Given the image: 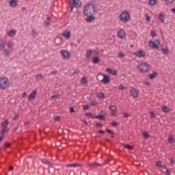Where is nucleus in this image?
I'll use <instances>...</instances> for the list:
<instances>
[{
    "mask_svg": "<svg viewBox=\"0 0 175 175\" xmlns=\"http://www.w3.org/2000/svg\"><path fill=\"white\" fill-rule=\"evenodd\" d=\"M168 142L170 143V144H173V143H174V137H173V135L170 136V137L168 138Z\"/></svg>",
    "mask_w": 175,
    "mask_h": 175,
    "instance_id": "29",
    "label": "nucleus"
},
{
    "mask_svg": "<svg viewBox=\"0 0 175 175\" xmlns=\"http://www.w3.org/2000/svg\"><path fill=\"white\" fill-rule=\"evenodd\" d=\"M85 116L86 117H89L90 118H92V117H94V115L92 114V113H86Z\"/></svg>",
    "mask_w": 175,
    "mask_h": 175,
    "instance_id": "42",
    "label": "nucleus"
},
{
    "mask_svg": "<svg viewBox=\"0 0 175 175\" xmlns=\"http://www.w3.org/2000/svg\"><path fill=\"white\" fill-rule=\"evenodd\" d=\"M124 87L122 86V85H119V87H118V90H120V91H122V90H124Z\"/></svg>",
    "mask_w": 175,
    "mask_h": 175,
    "instance_id": "57",
    "label": "nucleus"
},
{
    "mask_svg": "<svg viewBox=\"0 0 175 175\" xmlns=\"http://www.w3.org/2000/svg\"><path fill=\"white\" fill-rule=\"evenodd\" d=\"M119 18L123 23H128L129 18H131V14H129V12L124 11L120 14Z\"/></svg>",
    "mask_w": 175,
    "mask_h": 175,
    "instance_id": "2",
    "label": "nucleus"
},
{
    "mask_svg": "<svg viewBox=\"0 0 175 175\" xmlns=\"http://www.w3.org/2000/svg\"><path fill=\"white\" fill-rule=\"evenodd\" d=\"M118 57L120 58H124V57H125V54H124L122 52H120L119 55H118Z\"/></svg>",
    "mask_w": 175,
    "mask_h": 175,
    "instance_id": "44",
    "label": "nucleus"
},
{
    "mask_svg": "<svg viewBox=\"0 0 175 175\" xmlns=\"http://www.w3.org/2000/svg\"><path fill=\"white\" fill-rule=\"evenodd\" d=\"M158 76V73L157 72H154L153 73L148 75V77L150 80L155 79Z\"/></svg>",
    "mask_w": 175,
    "mask_h": 175,
    "instance_id": "20",
    "label": "nucleus"
},
{
    "mask_svg": "<svg viewBox=\"0 0 175 175\" xmlns=\"http://www.w3.org/2000/svg\"><path fill=\"white\" fill-rule=\"evenodd\" d=\"M75 8H81V2L80 0H70V12H73V9Z\"/></svg>",
    "mask_w": 175,
    "mask_h": 175,
    "instance_id": "3",
    "label": "nucleus"
},
{
    "mask_svg": "<svg viewBox=\"0 0 175 175\" xmlns=\"http://www.w3.org/2000/svg\"><path fill=\"white\" fill-rule=\"evenodd\" d=\"M150 116L151 118H155V113L154 112H150Z\"/></svg>",
    "mask_w": 175,
    "mask_h": 175,
    "instance_id": "50",
    "label": "nucleus"
},
{
    "mask_svg": "<svg viewBox=\"0 0 175 175\" xmlns=\"http://www.w3.org/2000/svg\"><path fill=\"white\" fill-rule=\"evenodd\" d=\"M165 2H168V3H172V2H174V0H164Z\"/></svg>",
    "mask_w": 175,
    "mask_h": 175,
    "instance_id": "58",
    "label": "nucleus"
},
{
    "mask_svg": "<svg viewBox=\"0 0 175 175\" xmlns=\"http://www.w3.org/2000/svg\"><path fill=\"white\" fill-rule=\"evenodd\" d=\"M99 77H103L100 81L104 84H109V83H110V77H109V75L99 74L97 75V80H100Z\"/></svg>",
    "mask_w": 175,
    "mask_h": 175,
    "instance_id": "5",
    "label": "nucleus"
},
{
    "mask_svg": "<svg viewBox=\"0 0 175 175\" xmlns=\"http://www.w3.org/2000/svg\"><path fill=\"white\" fill-rule=\"evenodd\" d=\"M42 162L43 163H44L45 165H49V166L51 165V162L49 161H48L47 159H43L42 160Z\"/></svg>",
    "mask_w": 175,
    "mask_h": 175,
    "instance_id": "33",
    "label": "nucleus"
},
{
    "mask_svg": "<svg viewBox=\"0 0 175 175\" xmlns=\"http://www.w3.org/2000/svg\"><path fill=\"white\" fill-rule=\"evenodd\" d=\"M109 110H111V111H112V113H111V116H117V107H116L114 105H111L109 107Z\"/></svg>",
    "mask_w": 175,
    "mask_h": 175,
    "instance_id": "13",
    "label": "nucleus"
},
{
    "mask_svg": "<svg viewBox=\"0 0 175 175\" xmlns=\"http://www.w3.org/2000/svg\"><path fill=\"white\" fill-rule=\"evenodd\" d=\"M52 98H59V94L53 95V96H52Z\"/></svg>",
    "mask_w": 175,
    "mask_h": 175,
    "instance_id": "64",
    "label": "nucleus"
},
{
    "mask_svg": "<svg viewBox=\"0 0 175 175\" xmlns=\"http://www.w3.org/2000/svg\"><path fill=\"white\" fill-rule=\"evenodd\" d=\"M90 105H91V106H96V105H98V102H96V101H92L90 103Z\"/></svg>",
    "mask_w": 175,
    "mask_h": 175,
    "instance_id": "46",
    "label": "nucleus"
},
{
    "mask_svg": "<svg viewBox=\"0 0 175 175\" xmlns=\"http://www.w3.org/2000/svg\"><path fill=\"white\" fill-rule=\"evenodd\" d=\"M125 148H127V150H133V146L131 145H124Z\"/></svg>",
    "mask_w": 175,
    "mask_h": 175,
    "instance_id": "41",
    "label": "nucleus"
},
{
    "mask_svg": "<svg viewBox=\"0 0 175 175\" xmlns=\"http://www.w3.org/2000/svg\"><path fill=\"white\" fill-rule=\"evenodd\" d=\"M98 133H101L102 135H105V132L103 130H99Z\"/></svg>",
    "mask_w": 175,
    "mask_h": 175,
    "instance_id": "59",
    "label": "nucleus"
},
{
    "mask_svg": "<svg viewBox=\"0 0 175 175\" xmlns=\"http://www.w3.org/2000/svg\"><path fill=\"white\" fill-rule=\"evenodd\" d=\"M93 64H99L100 62V59L98 57H94L92 59Z\"/></svg>",
    "mask_w": 175,
    "mask_h": 175,
    "instance_id": "23",
    "label": "nucleus"
},
{
    "mask_svg": "<svg viewBox=\"0 0 175 175\" xmlns=\"http://www.w3.org/2000/svg\"><path fill=\"white\" fill-rule=\"evenodd\" d=\"M42 79H43V75L42 74H38L35 77L36 80H42Z\"/></svg>",
    "mask_w": 175,
    "mask_h": 175,
    "instance_id": "28",
    "label": "nucleus"
},
{
    "mask_svg": "<svg viewBox=\"0 0 175 175\" xmlns=\"http://www.w3.org/2000/svg\"><path fill=\"white\" fill-rule=\"evenodd\" d=\"M10 5L11 8H16V6H17V0H10Z\"/></svg>",
    "mask_w": 175,
    "mask_h": 175,
    "instance_id": "19",
    "label": "nucleus"
},
{
    "mask_svg": "<svg viewBox=\"0 0 175 175\" xmlns=\"http://www.w3.org/2000/svg\"><path fill=\"white\" fill-rule=\"evenodd\" d=\"M154 43H156L157 44H161V41H159V40L157 39L154 40Z\"/></svg>",
    "mask_w": 175,
    "mask_h": 175,
    "instance_id": "56",
    "label": "nucleus"
},
{
    "mask_svg": "<svg viewBox=\"0 0 175 175\" xmlns=\"http://www.w3.org/2000/svg\"><path fill=\"white\" fill-rule=\"evenodd\" d=\"M159 18L161 21V23H165V14H163V12L160 13Z\"/></svg>",
    "mask_w": 175,
    "mask_h": 175,
    "instance_id": "22",
    "label": "nucleus"
},
{
    "mask_svg": "<svg viewBox=\"0 0 175 175\" xmlns=\"http://www.w3.org/2000/svg\"><path fill=\"white\" fill-rule=\"evenodd\" d=\"M83 14L87 17L85 21H88V23L94 21L95 20V16H94L95 14V5L92 3L86 5L83 8Z\"/></svg>",
    "mask_w": 175,
    "mask_h": 175,
    "instance_id": "1",
    "label": "nucleus"
},
{
    "mask_svg": "<svg viewBox=\"0 0 175 175\" xmlns=\"http://www.w3.org/2000/svg\"><path fill=\"white\" fill-rule=\"evenodd\" d=\"M60 54L62 55L64 59H69V58H70V53L68 51L62 50Z\"/></svg>",
    "mask_w": 175,
    "mask_h": 175,
    "instance_id": "8",
    "label": "nucleus"
},
{
    "mask_svg": "<svg viewBox=\"0 0 175 175\" xmlns=\"http://www.w3.org/2000/svg\"><path fill=\"white\" fill-rule=\"evenodd\" d=\"M44 27H49L50 25V22L49 21H46L44 23Z\"/></svg>",
    "mask_w": 175,
    "mask_h": 175,
    "instance_id": "49",
    "label": "nucleus"
},
{
    "mask_svg": "<svg viewBox=\"0 0 175 175\" xmlns=\"http://www.w3.org/2000/svg\"><path fill=\"white\" fill-rule=\"evenodd\" d=\"M149 46L150 47H151L152 49H159V46H158V44H157L154 41L150 40L149 41Z\"/></svg>",
    "mask_w": 175,
    "mask_h": 175,
    "instance_id": "16",
    "label": "nucleus"
},
{
    "mask_svg": "<svg viewBox=\"0 0 175 175\" xmlns=\"http://www.w3.org/2000/svg\"><path fill=\"white\" fill-rule=\"evenodd\" d=\"M151 36H152V38H154V36H157V32H155V31H152Z\"/></svg>",
    "mask_w": 175,
    "mask_h": 175,
    "instance_id": "48",
    "label": "nucleus"
},
{
    "mask_svg": "<svg viewBox=\"0 0 175 175\" xmlns=\"http://www.w3.org/2000/svg\"><path fill=\"white\" fill-rule=\"evenodd\" d=\"M81 83H82V84H88V81L87 80V78H85V77H82Z\"/></svg>",
    "mask_w": 175,
    "mask_h": 175,
    "instance_id": "36",
    "label": "nucleus"
},
{
    "mask_svg": "<svg viewBox=\"0 0 175 175\" xmlns=\"http://www.w3.org/2000/svg\"><path fill=\"white\" fill-rule=\"evenodd\" d=\"M6 44L3 40L0 39V49H5Z\"/></svg>",
    "mask_w": 175,
    "mask_h": 175,
    "instance_id": "24",
    "label": "nucleus"
},
{
    "mask_svg": "<svg viewBox=\"0 0 175 175\" xmlns=\"http://www.w3.org/2000/svg\"><path fill=\"white\" fill-rule=\"evenodd\" d=\"M9 124V120H5L1 123V126L6 127Z\"/></svg>",
    "mask_w": 175,
    "mask_h": 175,
    "instance_id": "35",
    "label": "nucleus"
},
{
    "mask_svg": "<svg viewBox=\"0 0 175 175\" xmlns=\"http://www.w3.org/2000/svg\"><path fill=\"white\" fill-rule=\"evenodd\" d=\"M123 117H124V118H128V117H130V115L128 113H124Z\"/></svg>",
    "mask_w": 175,
    "mask_h": 175,
    "instance_id": "52",
    "label": "nucleus"
},
{
    "mask_svg": "<svg viewBox=\"0 0 175 175\" xmlns=\"http://www.w3.org/2000/svg\"><path fill=\"white\" fill-rule=\"evenodd\" d=\"M66 167H79V166H81V163H75L72 164H67Z\"/></svg>",
    "mask_w": 175,
    "mask_h": 175,
    "instance_id": "17",
    "label": "nucleus"
},
{
    "mask_svg": "<svg viewBox=\"0 0 175 175\" xmlns=\"http://www.w3.org/2000/svg\"><path fill=\"white\" fill-rule=\"evenodd\" d=\"M91 54H92V51L91 49H88L86 51L85 57L86 58H90V57H91Z\"/></svg>",
    "mask_w": 175,
    "mask_h": 175,
    "instance_id": "25",
    "label": "nucleus"
},
{
    "mask_svg": "<svg viewBox=\"0 0 175 175\" xmlns=\"http://www.w3.org/2000/svg\"><path fill=\"white\" fill-rule=\"evenodd\" d=\"M96 126H98L99 128H103V124H102V123H96Z\"/></svg>",
    "mask_w": 175,
    "mask_h": 175,
    "instance_id": "53",
    "label": "nucleus"
},
{
    "mask_svg": "<svg viewBox=\"0 0 175 175\" xmlns=\"http://www.w3.org/2000/svg\"><path fill=\"white\" fill-rule=\"evenodd\" d=\"M3 54L5 57H9V55H10V52H9V50H8V49H4L3 51Z\"/></svg>",
    "mask_w": 175,
    "mask_h": 175,
    "instance_id": "27",
    "label": "nucleus"
},
{
    "mask_svg": "<svg viewBox=\"0 0 175 175\" xmlns=\"http://www.w3.org/2000/svg\"><path fill=\"white\" fill-rule=\"evenodd\" d=\"M36 94H38V91L36 90H33V92H31V93L29 96V100H33V99H35V98L36 97Z\"/></svg>",
    "mask_w": 175,
    "mask_h": 175,
    "instance_id": "14",
    "label": "nucleus"
},
{
    "mask_svg": "<svg viewBox=\"0 0 175 175\" xmlns=\"http://www.w3.org/2000/svg\"><path fill=\"white\" fill-rule=\"evenodd\" d=\"M9 87V79L7 77L0 79V90H6Z\"/></svg>",
    "mask_w": 175,
    "mask_h": 175,
    "instance_id": "4",
    "label": "nucleus"
},
{
    "mask_svg": "<svg viewBox=\"0 0 175 175\" xmlns=\"http://www.w3.org/2000/svg\"><path fill=\"white\" fill-rule=\"evenodd\" d=\"M59 120H60V118H59V116H55V121H59Z\"/></svg>",
    "mask_w": 175,
    "mask_h": 175,
    "instance_id": "62",
    "label": "nucleus"
},
{
    "mask_svg": "<svg viewBox=\"0 0 175 175\" xmlns=\"http://www.w3.org/2000/svg\"><path fill=\"white\" fill-rule=\"evenodd\" d=\"M142 135L144 139H148V137H150V135L147 132H144Z\"/></svg>",
    "mask_w": 175,
    "mask_h": 175,
    "instance_id": "37",
    "label": "nucleus"
},
{
    "mask_svg": "<svg viewBox=\"0 0 175 175\" xmlns=\"http://www.w3.org/2000/svg\"><path fill=\"white\" fill-rule=\"evenodd\" d=\"M97 97L100 99H105V94L100 92L97 94Z\"/></svg>",
    "mask_w": 175,
    "mask_h": 175,
    "instance_id": "34",
    "label": "nucleus"
},
{
    "mask_svg": "<svg viewBox=\"0 0 175 175\" xmlns=\"http://www.w3.org/2000/svg\"><path fill=\"white\" fill-rule=\"evenodd\" d=\"M89 108H90V105H88L83 106V110H88Z\"/></svg>",
    "mask_w": 175,
    "mask_h": 175,
    "instance_id": "55",
    "label": "nucleus"
},
{
    "mask_svg": "<svg viewBox=\"0 0 175 175\" xmlns=\"http://www.w3.org/2000/svg\"><path fill=\"white\" fill-rule=\"evenodd\" d=\"M5 147H6L7 148H9V147H10V144L6 142V143L5 144Z\"/></svg>",
    "mask_w": 175,
    "mask_h": 175,
    "instance_id": "61",
    "label": "nucleus"
},
{
    "mask_svg": "<svg viewBox=\"0 0 175 175\" xmlns=\"http://www.w3.org/2000/svg\"><path fill=\"white\" fill-rule=\"evenodd\" d=\"M105 132H107V133H109L110 135H115V133L109 129H105Z\"/></svg>",
    "mask_w": 175,
    "mask_h": 175,
    "instance_id": "40",
    "label": "nucleus"
},
{
    "mask_svg": "<svg viewBox=\"0 0 175 175\" xmlns=\"http://www.w3.org/2000/svg\"><path fill=\"white\" fill-rule=\"evenodd\" d=\"M7 46H8V48L12 47V46H13V42H12V41H9V42H8Z\"/></svg>",
    "mask_w": 175,
    "mask_h": 175,
    "instance_id": "45",
    "label": "nucleus"
},
{
    "mask_svg": "<svg viewBox=\"0 0 175 175\" xmlns=\"http://www.w3.org/2000/svg\"><path fill=\"white\" fill-rule=\"evenodd\" d=\"M161 165H162V161H157L156 165L157 166V167H160Z\"/></svg>",
    "mask_w": 175,
    "mask_h": 175,
    "instance_id": "43",
    "label": "nucleus"
},
{
    "mask_svg": "<svg viewBox=\"0 0 175 175\" xmlns=\"http://www.w3.org/2000/svg\"><path fill=\"white\" fill-rule=\"evenodd\" d=\"M148 3L150 5V6H154L157 4V0H150Z\"/></svg>",
    "mask_w": 175,
    "mask_h": 175,
    "instance_id": "32",
    "label": "nucleus"
},
{
    "mask_svg": "<svg viewBox=\"0 0 175 175\" xmlns=\"http://www.w3.org/2000/svg\"><path fill=\"white\" fill-rule=\"evenodd\" d=\"M76 111L73 107H70V113H75Z\"/></svg>",
    "mask_w": 175,
    "mask_h": 175,
    "instance_id": "51",
    "label": "nucleus"
},
{
    "mask_svg": "<svg viewBox=\"0 0 175 175\" xmlns=\"http://www.w3.org/2000/svg\"><path fill=\"white\" fill-rule=\"evenodd\" d=\"M145 17L146 18V21L150 22L151 21V16L148 14H145Z\"/></svg>",
    "mask_w": 175,
    "mask_h": 175,
    "instance_id": "38",
    "label": "nucleus"
},
{
    "mask_svg": "<svg viewBox=\"0 0 175 175\" xmlns=\"http://www.w3.org/2000/svg\"><path fill=\"white\" fill-rule=\"evenodd\" d=\"M170 163H172V165L174 163V160L172 158L170 159Z\"/></svg>",
    "mask_w": 175,
    "mask_h": 175,
    "instance_id": "63",
    "label": "nucleus"
},
{
    "mask_svg": "<svg viewBox=\"0 0 175 175\" xmlns=\"http://www.w3.org/2000/svg\"><path fill=\"white\" fill-rule=\"evenodd\" d=\"M159 167H161V169H167L166 165L162 164L160 165Z\"/></svg>",
    "mask_w": 175,
    "mask_h": 175,
    "instance_id": "60",
    "label": "nucleus"
},
{
    "mask_svg": "<svg viewBox=\"0 0 175 175\" xmlns=\"http://www.w3.org/2000/svg\"><path fill=\"white\" fill-rule=\"evenodd\" d=\"M161 51L163 54H165V55H167V54H169V49L167 48H163Z\"/></svg>",
    "mask_w": 175,
    "mask_h": 175,
    "instance_id": "26",
    "label": "nucleus"
},
{
    "mask_svg": "<svg viewBox=\"0 0 175 175\" xmlns=\"http://www.w3.org/2000/svg\"><path fill=\"white\" fill-rule=\"evenodd\" d=\"M135 57H146V52L142 50H138L133 53Z\"/></svg>",
    "mask_w": 175,
    "mask_h": 175,
    "instance_id": "9",
    "label": "nucleus"
},
{
    "mask_svg": "<svg viewBox=\"0 0 175 175\" xmlns=\"http://www.w3.org/2000/svg\"><path fill=\"white\" fill-rule=\"evenodd\" d=\"M16 32H17V31L16 29H12L8 31V36L12 37L16 35Z\"/></svg>",
    "mask_w": 175,
    "mask_h": 175,
    "instance_id": "18",
    "label": "nucleus"
},
{
    "mask_svg": "<svg viewBox=\"0 0 175 175\" xmlns=\"http://www.w3.org/2000/svg\"><path fill=\"white\" fill-rule=\"evenodd\" d=\"M162 111L164 112V113H169V111H170V110L169 109V107H166V106H163L162 107Z\"/></svg>",
    "mask_w": 175,
    "mask_h": 175,
    "instance_id": "30",
    "label": "nucleus"
},
{
    "mask_svg": "<svg viewBox=\"0 0 175 175\" xmlns=\"http://www.w3.org/2000/svg\"><path fill=\"white\" fill-rule=\"evenodd\" d=\"M141 73H146V72H148L150 70V65L146 64V63H142L138 66Z\"/></svg>",
    "mask_w": 175,
    "mask_h": 175,
    "instance_id": "6",
    "label": "nucleus"
},
{
    "mask_svg": "<svg viewBox=\"0 0 175 175\" xmlns=\"http://www.w3.org/2000/svg\"><path fill=\"white\" fill-rule=\"evenodd\" d=\"M94 118L96 120H102L103 121H105V120H106V111L100 110L98 112V115L94 116Z\"/></svg>",
    "mask_w": 175,
    "mask_h": 175,
    "instance_id": "7",
    "label": "nucleus"
},
{
    "mask_svg": "<svg viewBox=\"0 0 175 175\" xmlns=\"http://www.w3.org/2000/svg\"><path fill=\"white\" fill-rule=\"evenodd\" d=\"M88 166H90V167H98V166H102V165L98 163H89Z\"/></svg>",
    "mask_w": 175,
    "mask_h": 175,
    "instance_id": "21",
    "label": "nucleus"
},
{
    "mask_svg": "<svg viewBox=\"0 0 175 175\" xmlns=\"http://www.w3.org/2000/svg\"><path fill=\"white\" fill-rule=\"evenodd\" d=\"M111 125H112V126H117L118 125V123H117L116 122H113L111 123Z\"/></svg>",
    "mask_w": 175,
    "mask_h": 175,
    "instance_id": "54",
    "label": "nucleus"
},
{
    "mask_svg": "<svg viewBox=\"0 0 175 175\" xmlns=\"http://www.w3.org/2000/svg\"><path fill=\"white\" fill-rule=\"evenodd\" d=\"M70 35H71L70 31L66 30V31L62 33V36L66 38V39H70Z\"/></svg>",
    "mask_w": 175,
    "mask_h": 175,
    "instance_id": "15",
    "label": "nucleus"
},
{
    "mask_svg": "<svg viewBox=\"0 0 175 175\" xmlns=\"http://www.w3.org/2000/svg\"><path fill=\"white\" fill-rule=\"evenodd\" d=\"M130 92H131V96H133V98H137V96H139V91L137 89L133 88L130 91Z\"/></svg>",
    "mask_w": 175,
    "mask_h": 175,
    "instance_id": "11",
    "label": "nucleus"
},
{
    "mask_svg": "<svg viewBox=\"0 0 175 175\" xmlns=\"http://www.w3.org/2000/svg\"><path fill=\"white\" fill-rule=\"evenodd\" d=\"M118 38H120V39H125V31L122 29H120L118 31Z\"/></svg>",
    "mask_w": 175,
    "mask_h": 175,
    "instance_id": "10",
    "label": "nucleus"
},
{
    "mask_svg": "<svg viewBox=\"0 0 175 175\" xmlns=\"http://www.w3.org/2000/svg\"><path fill=\"white\" fill-rule=\"evenodd\" d=\"M8 131H9V128L8 127H4L1 131V135H5V133H6V132H8Z\"/></svg>",
    "mask_w": 175,
    "mask_h": 175,
    "instance_id": "31",
    "label": "nucleus"
},
{
    "mask_svg": "<svg viewBox=\"0 0 175 175\" xmlns=\"http://www.w3.org/2000/svg\"><path fill=\"white\" fill-rule=\"evenodd\" d=\"M165 170H166V171H165V174H166V175H171L172 174V173L170 172V170H169L167 168H166Z\"/></svg>",
    "mask_w": 175,
    "mask_h": 175,
    "instance_id": "47",
    "label": "nucleus"
},
{
    "mask_svg": "<svg viewBox=\"0 0 175 175\" xmlns=\"http://www.w3.org/2000/svg\"><path fill=\"white\" fill-rule=\"evenodd\" d=\"M106 72H107L110 75H112L113 76H117V75H118V72H117V70H113L110 68H107Z\"/></svg>",
    "mask_w": 175,
    "mask_h": 175,
    "instance_id": "12",
    "label": "nucleus"
},
{
    "mask_svg": "<svg viewBox=\"0 0 175 175\" xmlns=\"http://www.w3.org/2000/svg\"><path fill=\"white\" fill-rule=\"evenodd\" d=\"M31 35H32V36H33L34 38L38 36V33H36V30H35V29H33L31 31Z\"/></svg>",
    "mask_w": 175,
    "mask_h": 175,
    "instance_id": "39",
    "label": "nucleus"
}]
</instances>
